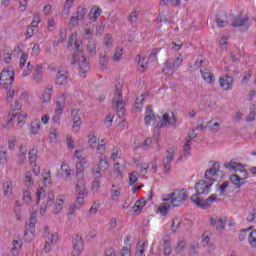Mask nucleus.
Listing matches in <instances>:
<instances>
[{"label": "nucleus", "instance_id": "1", "mask_svg": "<svg viewBox=\"0 0 256 256\" xmlns=\"http://www.w3.org/2000/svg\"><path fill=\"white\" fill-rule=\"evenodd\" d=\"M221 168V164L219 162H214L212 167L205 171L204 177L207 180H200L195 185L196 195H209L211 193V187H213V183H215V176L217 172Z\"/></svg>", "mask_w": 256, "mask_h": 256}, {"label": "nucleus", "instance_id": "2", "mask_svg": "<svg viewBox=\"0 0 256 256\" xmlns=\"http://www.w3.org/2000/svg\"><path fill=\"white\" fill-rule=\"evenodd\" d=\"M73 43L76 51L72 55L71 65L78 64L80 77H87V73L91 67L89 66V62H87V58L83 55V46L79 45L73 38H70L68 41V49L73 46Z\"/></svg>", "mask_w": 256, "mask_h": 256}, {"label": "nucleus", "instance_id": "3", "mask_svg": "<svg viewBox=\"0 0 256 256\" xmlns=\"http://www.w3.org/2000/svg\"><path fill=\"white\" fill-rule=\"evenodd\" d=\"M75 193H76V204L72 205L70 207L71 212L69 215H75V209H80L83 203H85V197H87V186H85V180L80 179L77 180L76 186H75Z\"/></svg>", "mask_w": 256, "mask_h": 256}, {"label": "nucleus", "instance_id": "4", "mask_svg": "<svg viewBox=\"0 0 256 256\" xmlns=\"http://www.w3.org/2000/svg\"><path fill=\"white\" fill-rule=\"evenodd\" d=\"M112 105L116 109L119 117L125 115V106L127 103L123 100V84L118 82L115 84L114 98Z\"/></svg>", "mask_w": 256, "mask_h": 256}, {"label": "nucleus", "instance_id": "5", "mask_svg": "<svg viewBox=\"0 0 256 256\" xmlns=\"http://www.w3.org/2000/svg\"><path fill=\"white\" fill-rule=\"evenodd\" d=\"M22 113V105L19 101H15L12 105V112L10 113L9 123H17L18 129H23L25 125V119H27V113Z\"/></svg>", "mask_w": 256, "mask_h": 256}, {"label": "nucleus", "instance_id": "6", "mask_svg": "<svg viewBox=\"0 0 256 256\" xmlns=\"http://www.w3.org/2000/svg\"><path fill=\"white\" fill-rule=\"evenodd\" d=\"M186 199L187 190L181 189L168 194L164 201H170L172 207H180V205H183V203H185Z\"/></svg>", "mask_w": 256, "mask_h": 256}, {"label": "nucleus", "instance_id": "7", "mask_svg": "<svg viewBox=\"0 0 256 256\" xmlns=\"http://www.w3.org/2000/svg\"><path fill=\"white\" fill-rule=\"evenodd\" d=\"M161 123L157 124L154 127V133L155 136L159 137V130L163 129V127H167L169 125L170 127H173L174 129H177V117H175V114L172 113V116H169V113H165L162 116V119H160Z\"/></svg>", "mask_w": 256, "mask_h": 256}, {"label": "nucleus", "instance_id": "8", "mask_svg": "<svg viewBox=\"0 0 256 256\" xmlns=\"http://www.w3.org/2000/svg\"><path fill=\"white\" fill-rule=\"evenodd\" d=\"M13 81H15V69L9 66L0 74V87L2 86L5 89H11V84Z\"/></svg>", "mask_w": 256, "mask_h": 256}, {"label": "nucleus", "instance_id": "9", "mask_svg": "<svg viewBox=\"0 0 256 256\" xmlns=\"http://www.w3.org/2000/svg\"><path fill=\"white\" fill-rule=\"evenodd\" d=\"M191 201L194 205L201 207L202 209H209L211 207V203L217 201V194L210 195L206 200L201 199L197 194L191 196Z\"/></svg>", "mask_w": 256, "mask_h": 256}, {"label": "nucleus", "instance_id": "10", "mask_svg": "<svg viewBox=\"0 0 256 256\" xmlns=\"http://www.w3.org/2000/svg\"><path fill=\"white\" fill-rule=\"evenodd\" d=\"M109 169V162H107V157L105 155H100L99 164H94L92 168V174L94 177H103L101 171H107Z\"/></svg>", "mask_w": 256, "mask_h": 256}, {"label": "nucleus", "instance_id": "11", "mask_svg": "<svg viewBox=\"0 0 256 256\" xmlns=\"http://www.w3.org/2000/svg\"><path fill=\"white\" fill-rule=\"evenodd\" d=\"M241 174H242V177H240L237 174H232L230 176V181L231 183H233L236 189H241V187L245 185V179L249 177V173L245 169L242 170Z\"/></svg>", "mask_w": 256, "mask_h": 256}, {"label": "nucleus", "instance_id": "12", "mask_svg": "<svg viewBox=\"0 0 256 256\" xmlns=\"http://www.w3.org/2000/svg\"><path fill=\"white\" fill-rule=\"evenodd\" d=\"M69 82V71L66 68H59L56 74V85H67Z\"/></svg>", "mask_w": 256, "mask_h": 256}, {"label": "nucleus", "instance_id": "13", "mask_svg": "<svg viewBox=\"0 0 256 256\" xmlns=\"http://www.w3.org/2000/svg\"><path fill=\"white\" fill-rule=\"evenodd\" d=\"M44 235L46 237L45 238L46 245L44 247V251L45 253H49L51 251V245L57 242V236H55V234H50L49 227L47 226L44 228Z\"/></svg>", "mask_w": 256, "mask_h": 256}, {"label": "nucleus", "instance_id": "14", "mask_svg": "<svg viewBox=\"0 0 256 256\" xmlns=\"http://www.w3.org/2000/svg\"><path fill=\"white\" fill-rule=\"evenodd\" d=\"M55 205V194L53 191L48 192L46 202H43L40 207V214L43 216L47 213L48 207Z\"/></svg>", "mask_w": 256, "mask_h": 256}, {"label": "nucleus", "instance_id": "15", "mask_svg": "<svg viewBox=\"0 0 256 256\" xmlns=\"http://www.w3.org/2000/svg\"><path fill=\"white\" fill-rule=\"evenodd\" d=\"M72 245V256H79L81 251H83V238H81V236L79 235H76L72 240Z\"/></svg>", "mask_w": 256, "mask_h": 256}, {"label": "nucleus", "instance_id": "16", "mask_svg": "<svg viewBox=\"0 0 256 256\" xmlns=\"http://www.w3.org/2000/svg\"><path fill=\"white\" fill-rule=\"evenodd\" d=\"M175 155V149L169 148L167 150V156L163 159L164 172L169 173L171 171V161H173Z\"/></svg>", "mask_w": 256, "mask_h": 256}, {"label": "nucleus", "instance_id": "17", "mask_svg": "<svg viewBox=\"0 0 256 256\" xmlns=\"http://www.w3.org/2000/svg\"><path fill=\"white\" fill-rule=\"evenodd\" d=\"M35 223H37V213L32 212L30 215L29 223L26 224V231L24 234L25 237H27L28 233H31V235H33V233L35 232Z\"/></svg>", "mask_w": 256, "mask_h": 256}, {"label": "nucleus", "instance_id": "18", "mask_svg": "<svg viewBox=\"0 0 256 256\" xmlns=\"http://www.w3.org/2000/svg\"><path fill=\"white\" fill-rule=\"evenodd\" d=\"M219 83L224 91H229L233 87V77L226 75L219 79Z\"/></svg>", "mask_w": 256, "mask_h": 256}, {"label": "nucleus", "instance_id": "19", "mask_svg": "<svg viewBox=\"0 0 256 256\" xmlns=\"http://www.w3.org/2000/svg\"><path fill=\"white\" fill-rule=\"evenodd\" d=\"M249 21L248 17L238 15L232 18V27H245L247 25V22Z\"/></svg>", "mask_w": 256, "mask_h": 256}, {"label": "nucleus", "instance_id": "20", "mask_svg": "<svg viewBox=\"0 0 256 256\" xmlns=\"http://www.w3.org/2000/svg\"><path fill=\"white\" fill-rule=\"evenodd\" d=\"M71 117L73 121V129H77V131H79V127H81V116H79V109H72Z\"/></svg>", "mask_w": 256, "mask_h": 256}, {"label": "nucleus", "instance_id": "21", "mask_svg": "<svg viewBox=\"0 0 256 256\" xmlns=\"http://www.w3.org/2000/svg\"><path fill=\"white\" fill-rule=\"evenodd\" d=\"M86 51L88 52L89 57H95V55H97V41L89 39L86 45Z\"/></svg>", "mask_w": 256, "mask_h": 256}, {"label": "nucleus", "instance_id": "22", "mask_svg": "<svg viewBox=\"0 0 256 256\" xmlns=\"http://www.w3.org/2000/svg\"><path fill=\"white\" fill-rule=\"evenodd\" d=\"M155 112H153V106L148 105L146 107V116L144 118L146 127H149L151 125V121H155Z\"/></svg>", "mask_w": 256, "mask_h": 256}, {"label": "nucleus", "instance_id": "23", "mask_svg": "<svg viewBox=\"0 0 256 256\" xmlns=\"http://www.w3.org/2000/svg\"><path fill=\"white\" fill-rule=\"evenodd\" d=\"M224 167H226V169H233V171H239L240 173L245 170L243 164L234 161L226 162L224 164Z\"/></svg>", "mask_w": 256, "mask_h": 256}, {"label": "nucleus", "instance_id": "24", "mask_svg": "<svg viewBox=\"0 0 256 256\" xmlns=\"http://www.w3.org/2000/svg\"><path fill=\"white\" fill-rule=\"evenodd\" d=\"M67 100V94H62L57 98L55 111L63 113L65 109V101Z\"/></svg>", "mask_w": 256, "mask_h": 256}, {"label": "nucleus", "instance_id": "25", "mask_svg": "<svg viewBox=\"0 0 256 256\" xmlns=\"http://www.w3.org/2000/svg\"><path fill=\"white\" fill-rule=\"evenodd\" d=\"M87 162L85 160H82L76 164V177L77 180L83 179L84 174L83 171H85V165Z\"/></svg>", "mask_w": 256, "mask_h": 256}, {"label": "nucleus", "instance_id": "26", "mask_svg": "<svg viewBox=\"0 0 256 256\" xmlns=\"http://www.w3.org/2000/svg\"><path fill=\"white\" fill-rule=\"evenodd\" d=\"M41 79H43V67L37 65L34 69L33 81H35V83H41Z\"/></svg>", "mask_w": 256, "mask_h": 256}, {"label": "nucleus", "instance_id": "27", "mask_svg": "<svg viewBox=\"0 0 256 256\" xmlns=\"http://www.w3.org/2000/svg\"><path fill=\"white\" fill-rule=\"evenodd\" d=\"M164 242V256H170L173 248L171 247V240L169 239V235L163 237Z\"/></svg>", "mask_w": 256, "mask_h": 256}, {"label": "nucleus", "instance_id": "28", "mask_svg": "<svg viewBox=\"0 0 256 256\" xmlns=\"http://www.w3.org/2000/svg\"><path fill=\"white\" fill-rule=\"evenodd\" d=\"M201 75L206 83H213V81H215V75H213V72L209 69L201 70Z\"/></svg>", "mask_w": 256, "mask_h": 256}, {"label": "nucleus", "instance_id": "29", "mask_svg": "<svg viewBox=\"0 0 256 256\" xmlns=\"http://www.w3.org/2000/svg\"><path fill=\"white\" fill-rule=\"evenodd\" d=\"M101 13H102L101 8H99L97 6H93L89 13V19L91 21H97V19H99V17H101Z\"/></svg>", "mask_w": 256, "mask_h": 256}, {"label": "nucleus", "instance_id": "30", "mask_svg": "<svg viewBox=\"0 0 256 256\" xmlns=\"http://www.w3.org/2000/svg\"><path fill=\"white\" fill-rule=\"evenodd\" d=\"M51 95H53V86L48 85L42 94V102L49 103L51 101Z\"/></svg>", "mask_w": 256, "mask_h": 256}, {"label": "nucleus", "instance_id": "31", "mask_svg": "<svg viewBox=\"0 0 256 256\" xmlns=\"http://www.w3.org/2000/svg\"><path fill=\"white\" fill-rule=\"evenodd\" d=\"M139 13H141V11L135 9L133 10L130 15L128 16V23L130 25H135V23H137V19H139Z\"/></svg>", "mask_w": 256, "mask_h": 256}, {"label": "nucleus", "instance_id": "32", "mask_svg": "<svg viewBox=\"0 0 256 256\" xmlns=\"http://www.w3.org/2000/svg\"><path fill=\"white\" fill-rule=\"evenodd\" d=\"M138 59V67H139V71H146L147 67H148V61L147 58L145 57H141L140 55L137 56Z\"/></svg>", "mask_w": 256, "mask_h": 256}, {"label": "nucleus", "instance_id": "33", "mask_svg": "<svg viewBox=\"0 0 256 256\" xmlns=\"http://www.w3.org/2000/svg\"><path fill=\"white\" fill-rule=\"evenodd\" d=\"M147 203L145 202L144 199H139L135 202L134 206L132 207L134 213H141V210L143 207H145Z\"/></svg>", "mask_w": 256, "mask_h": 256}, {"label": "nucleus", "instance_id": "34", "mask_svg": "<svg viewBox=\"0 0 256 256\" xmlns=\"http://www.w3.org/2000/svg\"><path fill=\"white\" fill-rule=\"evenodd\" d=\"M134 256H145V242L143 240L138 241Z\"/></svg>", "mask_w": 256, "mask_h": 256}, {"label": "nucleus", "instance_id": "35", "mask_svg": "<svg viewBox=\"0 0 256 256\" xmlns=\"http://www.w3.org/2000/svg\"><path fill=\"white\" fill-rule=\"evenodd\" d=\"M27 152V146H20V153L18 155L19 163H25V160L27 159Z\"/></svg>", "mask_w": 256, "mask_h": 256}, {"label": "nucleus", "instance_id": "36", "mask_svg": "<svg viewBox=\"0 0 256 256\" xmlns=\"http://www.w3.org/2000/svg\"><path fill=\"white\" fill-rule=\"evenodd\" d=\"M158 23H173V18L171 16L165 15V13H160L156 19Z\"/></svg>", "mask_w": 256, "mask_h": 256}, {"label": "nucleus", "instance_id": "37", "mask_svg": "<svg viewBox=\"0 0 256 256\" xmlns=\"http://www.w3.org/2000/svg\"><path fill=\"white\" fill-rule=\"evenodd\" d=\"M3 191L6 197H9V195L13 193V186L11 184V181H6L3 183Z\"/></svg>", "mask_w": 256, "mask_h": 256}, {"label": "nucleus", "instance_id": "38", "mask_svg": "<svg viewBox=\"0 0 256 256\" xmlns=\"http://www.w3.org/2000/svg\"><path fill=\"white\" fill-rule=\"evenodd\" d=\"M173 207V204L170 203H163L159 206L158 211H160L161 215H167L169 213V210Z\"/></svg>", "mask_w": 256, "mask_h": 256}, {"label": "nucleus", "instance_id": "39", "mask_svg": "<svg viewBox=\"0 0 256 256\" xmlns=\"http://www.w3.org/2000/svg\"><path fill=\"white\" fill-rule=\"evenodd\" d=\"M65 199L63 198V196H58L56 198V203H55V213H60L61 209H63V203H64Z\"/></svg>", "mask_w": 256, "mask_h": 256}, {"label": "nucleus", "instance_id": "40", "mask_svg": "<svg viewBox=\"0 0 256 256\" xmlns=\"http://www.w3.org/2000/svg\"><path fill=\"white\" fill-rule=\"evenodd\" d=\"M87 13V8L83 6H78L76 17L79 19V21H83L85 19V14Z\"/></svg>", "mask_w": 256, "mask_h": 256}, {"label": "nucleus", "instance_id": "41", "mask_svg": "<svg viewBox=\"0 0 256 256\" xmlns=\"http://www.w3.org/2000/svg\"><path fill=\"white\" fill-rule=\"evenodd\" d=\"M75 0H66L64 3V8L62 10V15H66V17H69V9L73 7V2Z\"/></svg>", "mask_w": 256, "mask_h": 256}, {"label": "nucleus", "instance_id": "42", "mask_svg": "<svg viewBox=\"0 0 256 256\" xmlns=\"http://www.w3.org/2000/svg\"><path fill=\"white\" fill-rule=\"evenodd\" d=\"M37 149L33 148L29 151L28 156H29V163L30 165H34V163L37 162Z\"/></svg>", "mask_w": 256, "mask_h": 256}, {"label": "nucleus", "instance_id": "43", "mask_svg": "<svg viewBox=\"0 0 256 256\" xmlns=\"http://www.w3.org/2000/svg\"><path fill=\"white\" fill-rule=\"evenodd\" d=\"M180 225H181V218L175 217L172 221L171 228H170L172 233H176Z\"/></svg>", "mask_w": 256, "mask_h": 256}, {"label": "nucleus", "instance_id": "44", "mask_svg": "<svg viewBox=\"0 0 256 256\" xmlns=\"http://www.w3.org/2000/svg\"><path fill=\"white\" fill-rule=\"evenodd\" d=\"M47 194L45 193V189H43V187H40L37 189L36 191V203L37 205H39V203L41 202V199H43V197H45Z\"/></svg>", "mask_w": 256, "mask_h": 256}, {"label": "nucleus", "instance_id": "45", "mask_svg": "<svg viewBox=\"0 0 256 256\" xmlns=\"http://www.w3.org/2000/svg\"><path fill=\"white\" fill-rule=\"evenodd\" d=\"M100 67L102 69H107V65L109 63V56L105 55V54H100Z\"/></svg>", "mask_w": 256, "mask_h": 256}, {"label": "nucleus", "instance_id": "46", "mask_svg": "<svg viewBox=\"0 0 256 256\" xmlns=\"http://www.w3.org/2000/svg\"><path fill=\"white\" fill-rule=\"evenodd\" d=\"M226 223H227V218H223V217L218 218V222L216 224L217 231H223V229H225Z\"/></svg>", "mask_w": 256, "mask_h": 256}, {"label": "nucleus", "instance_id": "47", "mask_svg": "<svg viewBox=\"0 0 256 256\" xmlns=\"http://www.w3.org/2000/svg\"><path fill=\"white\" fill-rule=\"evenodd\" d=\"M39 129H41V124L37 121H33L30 126L31 133L36 135V133H39Z\"/></svg>", "mask_w": 256, "mask_h": 256}, {"label": "nucleus", "instance_id": "48", "mask_svg": "<svg viewBox=\"0 0 256 256\" xmlns=\"http://www.w3.org/2000/svg\"><path fill=\"white\" fill-rule=\"evenodd\" d=\"M255 115H256V108H255V105H252L250 107L249 116L246 118L247 123H251V121H255Z\"/></svg>", "mask_w": 256, "mask_h": 256}, {"label": "nucleus", "instance_id": "49", "mask_svg": "<svg viewBox=\"0 0 256 256\" xmlns=\"http://www.w3.org/2000/svg\"><path fill=\"white\" fill-rule=\"evenodd\" d=\"M23 195H24L23 196L24 203H26V205H29V203H31V201H33V199L31 198V191L24 190Z\"/></svg>", "mask_w": 256, "mask_h": 256}, {"label": "nucleus", "instance_id": "50", "mask_svg": "<svg viewBox=\"0 0 256 256\" xmlns=\"http://www.w3.org/2000/svg\"><path fill=\"white\" fill-rule=\"evenodd\" d=\"M61 171H62V175H66V177L71 176V168H69L68 164L62 163Z\"/></svg>", "mask_w": 256, "mask_h": 256}, {"label": "nucleus", "instance_id": "51", "mask_svg": "<svg viewBox=\"0 0 256 256\" xmlns=\"http://www.w3.org/2000/svg\"><path fill=\"white\" fill-rule=\"evenodd\" d=\"M121 57H123V48L115 51L113 61L119 63V61H121Z\"/></svg>", "mask_w": 256, "mask_h": 256}, {"label": "nucleus", "instance_id": "52", "mask_svg": "<svg viewBox=\"0 0 256 256\" xmlns=\"http://www.w3.org/2000/svg\"><path fill=\"white\" fill-rule=\"evenodd\" d=\"M184 155H191V140H186L183 146Z\"/></svg>", "mask_w": 256, "mask_h": 256}, {"label": "nucleus", "instance_id": "53", "mask_svg": "<svg viewBox=\"0 0 256 256\" xmlns=\"http://www.w3.org/2000/svg\"><path fill=\"white\" fill-rule=\"evenodd\" d=\"M138 173L137 172H132L129 175V184L130 185H135L139 178L137 177Z\"/></svg>", "mask_w": 256, "mask_h": 256}, {"label": "nucleus", "instance_id": "54", "mask_svg": "<svg viewBox=\"0 0 256 256\" xmlns=\"http://www.w3.org/2000/svg\"><path fill=\"white\" fill-rule=\"evenodd\" d=\"M187 245V241L182 240L180 241L175 248L176 253H181L185 249V246Z\"/></svg>", "mask_w": 256, "mask_h": 256}, {"label": "nucleus", "instance_id": "55", "mask_svg": "<svg viewBox=\"0 0 256 256\" xmlns=\"http://www.w3.org/2000/svg\"><path fill=\"white\" fill-rule=\"evenodd\" d=\"M253 227H249L248 229H242L240 230V234L238 236L239 241H245V237H247V231H251Z\"/></svg>", "mask_w": 256, "mask_h": 256}, {"label": "nucleus", "instance_id": "56", "mask_svg": "<svg viewBox=\"0 0 256 256\" xmlns=\"http://www.w3.org/2000/svg\"><path fill=\"white\" fill-rule=\"evenodd\" d=\"M251 75H253V71L251 70L245 73V75L242 78V85H247V83H249V79H251Z\"/></svg>", "mask_w": 256, "mask_h": 256}, {"label": "nucleus", "instance_id": "57", "mask_svg": "<svg viewBox=\"0 0 256 256\" xmlns=\"http://www.w3.org/2000/svg\"><path fill=\"white\" fill-rule=\"evenodd\" d=\"M104 45L106 47H111L113 45V38L111 37V34H106L104 37Z\"/></svg>", "mask_w": 256, "mask_h": 256}, {"label": "nucleus", "instance_id": "58", "mask_svg": "<svg viewBox=\"0 0 256 256\" xmlns=\"http://www.w3.org/2000/svg\"><path fill=\"white\" fill-rule=\"evenodd\" d=\"M93 35V28H85L84 29V38L89 41V39H93L91 36Z\"/></svg>", "mask_w": 256, "mask_h": 256}, {"label": "nucleus", "instance_id": "59", "mask_svg": "<svg viewBox=\"0 0 256 256\" xmlns=\"http://www.w3.org/2000/svg\"><path fill=\"white\" fill-rule=\"evenodd\" d=\"M216 25L217 27H227V25H229V21L218 17L216 18Z\"/></svg>", "mask_w": 256, "mask_h": 256}, {"label": "nucleus", "instance_id": "60", "mask_svg": "<svg viewBox=\"0 0 256 256\" xmlns=\"http://www.w3.org/2000/svg\"><path fill=\"white\" fill-rule=\"evenodd\" d=\"M61 115H63V112L55 111V114L52 118L53 123H56L57 125H59V123H61Z\"/></svg>", "mask_w": 256, "mask_h": 256}, {"label": "nucleus", "instance_id": "61", "mask_svg": "<svg viewBox=\"0 0 256 256\" xmlns=\"http://www.w3.org/2000/svg\"><path fill=\"white\" fill-rule=\"evenodd\" d=\"M79 20L77 16H72L69 19V25L70 27H77V25H79Z\"/></svg>", "mask_w": 256, "mask_h": 256}, {"label": "nucleus", "instance_id": "62", "mask_svg": "<svg viewBox=\"0 0 256 256\" xmlns=\"http://www.w3.org/2000/svg\"><path fill=\"white\" fill-rule=\"evenodd\" d=\"M101 177L94 176V180L92 182V189H99L101 187Z\"/></svg>", "mask_w": 256, "mask_h": 256}, {"label": "nucleus", "instance_id": "63", "mask_svg": "<svg viewBox=\"0 0 256 256\" xmlns=\"http://www.w3.org/2000/svg\"><path fill=\"white\" fill-rule=\"evenodd\" d=\"M25 183H26L27 187H30V185H33V177L31 176V172L26 173Z\"/></svg>", "mask_w": 256, "mask_h": 256}, {"label": "nucleus", "instance_id": "64", "mask_svg": "<svg viewBox=\"0 0 256 256\" xmlns=\"http://www.w3.org/2000/svg\"><path fill=\"white\" fill-rule=\"evenodd\" d=\"M208 126L211 127L212 131H219V127H221V124L219 122L213 123V121L208 122Z\"/></svg>", "mask_w": 256, "mask_h": 256}]
</instances>
